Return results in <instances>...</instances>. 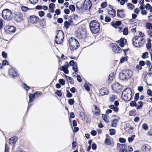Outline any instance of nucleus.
Wrapping results in <instances>:
<instances>
[{"label":"nucleus","mask_w":152,"mask_h":152,"mask_svg":"<svg viewBox=\"0 0 152 152\" xmlns=\"http://www.w3.org/2000/svg\"><path fill=\"white\" fill-rule=\"evenodd\" d=\"M141 150L143 152H149V149L146 145H144L141 147Z\"/></svg>","instance_id":"4be33fe9"},{"label":"nucleus","mask_w":152,"mask_h":152,"mask_svg":"<svg viewBox=\"0 0 152 152\" xmlns=\"http://www.w3.org/2000/svg\"><path fill=\"white\" fill-rule=\"evenodd\" d=\"M55 6V4H54L53 3H50L49 5V8L54 9Z\"/></svg>","instance_id":"09e8293b"},{"label":"nucleus","mask_w":152,"mask_h":152,"mask_svg":"<svg viewBox=\"0 0 152 152\" xmlns=\"http://www.w3.org/2000/svg\"><path fill=\"white\" fill-rule=\"evenodd\" d=\"M139 93H137L135 94L134 100L135 101H137L138 99L139 98Z\"/></svg>","instance_id":"3c124183"},{"label":"nucleus","mask_w":152,"mask_h":152,"mask_svg":"<svg viewBox=\"0 0 152 152\" xmlns=\"http://www.w3.org/2000/svg\"><path fill=\"white\" fill-rule=\"evenodd\" d=\"M39 20V18L38 17L34 15L31 16L28 19V21L32 23H36Z\"/></svg>","instance_id":"ddd939ff"},{"label":"nucleus","mask_w":152,"mask_h":152,"mask_svg":"<svg viewBox=\"0 0 152 152\" xmlns=\"http://www.w3.org/2000/svg\"><path fill=\"white\" fill-rule=\"evenodd\" d=\"M118 121L117 119H115L113 120L111 123V126L113 127H115L118 125Z\"/></svg>","instance_id":"a878e982"},{"label":"nucleus","mask_w":152,"mask_h":152,"mask_svg":"<svg viewBox=\"0 0 152 152\" xmlns=\"http://www.w3.org/2000/svg\"><path fill=\"white\" fill-rule=\"evenodd\" d=\"M126 141V139L123 138H119V141L120 142L124 143Z\"/></svg>","instance_id":"13d9d810"},{"label":"nucleus","mask_w":152,"mask_h":152,"mask_svg":"<svg viewBox=\"0 0 152 152\" xmlns=\"http://www.w3.org/2000/svg\"><path fill=\"white\" fill-rule=\"evenodd\" d=\"M72 68L73 70L75 72H77L78 71V69L77 64L73 65L72 66Z\"/></svg>","instance_id":"79ce46f5"},{"label":"nucleus","mask_w":152,"mask_h":152,"mask_svg":"<svg viewBox=\"0 0 152 152\" xmlns=\"http://www.w3.org/2000/svg\"><path fill=\"white\" fill-rule=\"evenodd\" d=\"M68 22L70 26L74 24V23L72 19H70L68 20Z\"/></svg>","instance_id":"bf43d9fd"},{"label":"nucleus","mask_w":152,"mask_h":152,"mask_svg":"<svg viewBox=\"0 0 152 152\" xmlns=\"http://www.w3.org/2000/svg\"><path fill=\"white\" fill-rule=\"evenodd\" d=\"M121 22L120 21H117L116 22H112L111 23V25L115 28H118L121 25Z\"/></svg>","instance_id":"a211bd4d"},{"label":"nucleus","mask_w":152,"mask_h":152,"mask_svg":"<svg viewBox=\"0 0 152 152\" xmlns=\"http://www.w3.org/2000/svg\"><path fill=\"white\" fill-rule=\"evenodd\" d=\"M117 148L120 152L121 151H122L126 149L124 144H121L119 143L117 144Z\"/></svg>","instance_id":"aec40b11"},{"label":"nucleus","mask_w":152,"mask_h":152,"mask_svg":"<svg viewBox=\"0 0 152 152\" xmlns=\"http://www.w3.org/2000/svg\"><path fill=\"white\" fill-rule=\"evenodd\" d=\"M108 14L111 16L112 17H114L115 15L116 12L113 8L112 6L110 5L108 9Z\"/></svg>","instance_id":"f8f14e48"},{"label":"nucleus","mask_w":152,"mask_h":152,"mask_svg":"<svg viewBox=\"0 0 152 152\" xmlns=\"http://www.w3.org/2000/svg\"><path fill=\"white\" fill-rule=\"evenodd\" d=\"M91 134L92 135L95 136L96 134V131L93 130L91 131Z\"/></svg>","instance_id":"69168bd1"},{"label":"nucleus","mask_w":152,"mask_h":152,"mask_svg":"<svg viewBox=\"0 0 152 152\" xmlns=\"http://www.w3.org/2000/svg\"><path fill=\"white\" fill-rule=\"evenodd\" d=\"M128 0H121L120 2V4L122 5L125 4V2L127 1Z\"/></svg>","instance_id":"0e129e2a"},{"label":"nucleus","mask_w":152,"mask_h":152,"mask_svg":"<svg viewBox=\"0 0 152 152\" xmlns=\"http://www.w3.org/2000/svg\"><path fill=\"white\" fill-rule=\"evenodd\" d=\"M132 72L129 70L122 71L120 73L119 77L122 80H126L129 79L132 76Z\"/></svg>","instance_id":"f03ea898"},{"label":"nucleus","mask_w":152,"mask_h":152,"mask_svg":"<svg viewBox=\"0 0 152 152\" xmlns=\"http://www.w3.org/2000/svg\"><path fill=\"white\" fill-rule=\"evenodd\" d=\"M123 34L124 35H126L128 34V30L127 28H125L123 29Z\"/></svg>","instance_id":"58836bf2"},{"label":"nucleus","mask_w":152,"mask_h":152,"mask_svg":"<svg viewBox=\"0 0 152 152\" xmlns=\"http://www.w3.org/2000/svg\"><path fill=\"white\" fill-rule=\"evenodd\" d=\"M143 105V104L142 102L141 101L139 102L137 104V105H136V107L137 109H139L141 108Z\"/></svg>","instance_id":"c85d7f7f"},{"label":"nucleus","mask_w":152,"mask_h":152,"mask_svg":"<svg viewBox=\"0 0 152 152\" xmlns=\"http://www.w3.org/2000/svg\"><path fill=\"white\" fill-rule=\"evenodd\" d=\"M92 110L93 114L97 116L99 115L100 112L99 110L96 105H94L93 106Z\"/></svg>","instance_id":"2eb2a0df"},{"label":"nucleus","mask_w":152,"mask_h":152,"mask_svg":"<svg viewBox=\"0 0 152 152\" xmlns=\"http://www.w3.org/2000/svg\"><path fill=\"white\" fill-rule=\"evenodd\" d=\"M89 26L91 32L95 34L98 33L100 29V25L99 23L95 20L91 22Z\"/></svg>","instance_id":"f257e3e1"},{"label":"nucleus","mask_w":152,"mask_h":152,"mask_svg":"<svg viewBox=\"0 0 152 152\" xmlns=\"http://www.w3.org/2000/svg\"><path fill=\"white\" fill-rule=\"evenodd\" d=\"M2 15L3 18L5 20H10L12 18V13L9 9L4 10L2 12Z\"/></svg>","instance_id":"423d86ee"},{"label":"nucleus","mask_w":152,"mask_h":152,"mask_svg":"<svg viewBox=\"0 0 152 152\" xmlns=\"http://www.w3.org/2000/svg\"><path fill=\"white\" fill-rule=\"evenodd\" d=\"M99 94L100 96H104L108 94V91L106 88H102L99 91Z\"/></svg>","instance_id":"f3484780"},{"label":"nucleus","mask_w":152,"mask_h":152,"mask_svg":"<svg viewBox=\"0 0 152 152\" xmlns=\"http://www.w3.org/2000/svg\"><path fill=\"white\" fill-rule=\"evenodd\" d=\"M58 96H60L62 95V93L61 91L57 90L55 93Z\"/></svg>","instance_id":"052dcab7"},{"label":"nucleus","mask_w":152,"mask_h":152,"mask_svg":"<svg viewBox=\"0 0 152 152\" xmlns=\"http://www.w3.org/2000/svg\"><path fill=\"white\" fill-rule=\"evenodd\" d=\"M128 57L127 56L124 57H123L121 58L120 60V62L122 63L125 61H126L128 60Z\"/></svg>","instance_id":"c756f323"},{"label":"nucleus","mask_w":152,"mask_h":152,"mask_svg":"<svg viewBox=\"0 0 152 152\" xmlns=\"http://www.w3.org/2000/svg\"><path fill=\"white\" fill-rule=\"evenodd\" d=\"M83 5L84 9L86 10H89L91 7L92 4L90 0H85Z\"/></svg>","instance_id":"6e6552de"},{"label":"nucleus","mask_w":152,"mask_h":152,"mask_svg":"<svg viewBox=\"0 0 152 152\" xmlns=\"http://www.w3.org/2000/svg\"><path fill=\"white\" fill-rule=\"evenodd\" d=\"M9 73L10 76H12L13 77H15L18 75L17 73L15 71V70L13 69H11L9 70Z\"/></svg>","instance_id":"6ab92c4d"},{"label":"nucleus","mask_w":152,"mask_h":152,"mask_svg":"<svg viewBox=\"0 0 152 152\" xmlns=\"http://www.w3.org/2000/svg\"><path fill=\"white\" fill-rule=\"evenodd\" d=\"M111 46L112 47V50L113 51L116 53H118L121 51V48L116 44L112 43L110 44Z\"/></svg>","instance_id":"9d476101"},{"label":"nucleus","mask_w":152,"mask_h":152,"mask_svg":"<svg viewBox=\"0 0 152 152\" xmlns=\"http://www.w3.org/2000/svg\"><path fill=\"white\" fill-rule=\"evenodd\" d=\"M38 94V92H35L34 94H30L29 97V102H31L34 101V98L35 97V95Z\"/></svg>","instance_id":"b1692460"},{"label":"nucleus","mask_w":152,"mask_h":152,"mask_svg":"<svg viewBox=\"0 0 152 152\" xmlns=\"http://www.w3.org/2000/svg\"><path fill=\"white\" fill-rule=\"evenodd\" d=\"M110 131V134L111 135H114L115 133V130L114 129H110L109 130Z\"/></svg>","instance_id":"4c0bfd02"},{"label":"nucleus","mask_w":152,"mask_h":152,"mask_svg":"<svg viewBox=\"0 0 152 152\" xmlns=\"http://www.w3.org/2000/svg\"><path fill=\"white\" fill-rule=\"evenodd\" d=\"M111 20V18L109 17L106 16L105 17V20L106 22H109Z\"/></svg>","instance_id":"e2e57ef3"},{"label":"nucleus","mask_w":152,"mask_h":152,"mask_svg":"<svg viewBox=\"0 0 152 152\" xmlns=\"http://www.w3.org/2000/svg\"><path fill=\"white\" fill-rule=\"evenodd\" d=\"M57 34L56 37L55 42L58 44H61L63 42L64 37V35L63 32L60 30L57 31Z\"/></svg>","instance_id":"0eeeda50"},{"label":"nucleus","mask_w":152,"mask_h":152,"mask_svg":"<svg viewBox=\"0 0 152 152\" xmlns=\"http://www.w3.org/2000/svg\"><path fill=\"white\" fill-rule=\"evenodd\" d=\"M68 102L69 104L72 105L74 104L75 101L73 99H70L69 100Z\"/></svg>","instance_id":"a18cd8bd"},{"label":"nucleus","mask_w":152,"mask_h":152,"mask_svg":"<svg viewBox=\"0 0 152 152\" xmlns=\"http://www.w3.org/2000/svg\"><path fill=\"white\" fill-rule=\"evenodd\" d=\"M9 143L12 145H14L17 141V138L16 137H12L9 139Z\"/></svg>","instance_id":"412c9836"},{"label":"nucleus","mask_w":152,"mask_h":152,"mask_svg":"<svg viewBox=\"0 0 152 152\" xmlns=\"http://www.w3.org/2000/svg\"><path fill=\"white\" fill-rule=\"evenodd\" d=\"M139 64L141 66H143L145 64V62L144 61H139Z\"/></svg>","instance_id":"338daca9"},{"label":"nucleus","mask_w":152,"mask_h":152,"mask_svg":"<svg viewBox=\"0 0 152 152\" xmlns=\"http://www.w3.org/2000/svg\"><path fill=\"white\" fill-rule=\"evenodd\" d=\"M9 151V147L7 144H6L5 146L4 152H8Z\"/></svg>","instance_id":"680f3d73"},{"label":"nucleus","mask_w":152,"mask_h":152,"mask_svg":"<svg viewBox=\"0 0 152 152\" xmlns=\"http://www.w3.org/2000/svg\"><path fill=\"white\" fill-rule=\"evenodd\" d=\"M135 137V135H132L131 137H129L128 138V141L129 142H132L134 140V138Z\"/></svg>","instance_id":"72a5a7b5"},{"label":"nucleus","mask_w":152,"mask_h":152,"mask_svg":"<svg viewBox=\"0 0 152 152\" xmlns=\"http://www.w3.org/2000/svg\"><path fill=\"white\" fill-rule=\"evenodd\" d=\"M69 9L72 12H74L75 10V7L74 5H71L69 6Z\"/></svg>","instance_id":"a19ab883"},{"label":"nucleus","mask_w":152,"mask_h":152,"mask_svg":"<svg viewBox=\"0 0 152 152\" xmlns=\"http://www.w3.org/2000/svg\"><path fill=\"white\" fill-rule=\"evenodd\" d=\"M134 128L132 127L128 126L125 128V130L126 132L129 134L131 133L132 132Z\"/></svg>","instance_id":"393cba45"},{"label":"nucleus","mask_w":152,"mask_h":152,"mask_svg":"<svg viewBox=\"0 0 152 152\" xmlns=\"http://www.w3.org/2000/svg\"><path fill=\"white\" fill-rule=\"evenodd\" d=\"M147 93L150 96H152V92L151 90L148 89L147 91Z\"/></svg>","instance_id":"774afa93"},{"label":"nucleus","mask_w":152,"mask_h":152,"mask_svg":"<svg viewBox=\"0 0 152 152\" xmlns=\"http://www.w3.org/2000/svg\"><path fill=\"white\" fill-rule=\"evenodd\" d=\"M69 26L70 25H69V23L67 21H66L64 22V26L66 29H68L69 28Z\"/></svg>","instance_id":"37998d69"},{"label":"nucleus","mask_w":152,"mask_h":152,"mask_svg":"<svg viewBox=\"0 0 152 152\" xmlns=\"http://www.w3.org/2000/svg\"><path fill=\"white\" fill-rule=\"evenodd\" d=\"M127 6L131 10L133 9L134 7V6L133 5L130 3H129L127 4Z\"/></svg>","instance_id":"864d4df0"},{"label":"nucleus","mask_w":152,"mask_h":152,"mask_svg":"<svg viewBox=\"0 0 152 152\" xmlns=\"http://www.w3.org/2000/svg\"><path fill=\"white\" fill-rule=\"evenodd\" d=\"M107 3L105 2H104L101 4V7L103 8H105L107 6Z\"/></svg>","instance_id":"603ef678"},{"label":"nucleus","mask_w":152,"mask_h":152,"mask_svg":"<svg viewBox=\"0 0 152 152\" xmlns=\"http://www.w3.org/2000/svg\"><path fill=\"white\" fill-rule=\"evenodd\" d=\"M104 142L107 145H110L111 144V141L109 139H106L105 140Z\"/></svg>","instance_id":"f704fd0d"},{"label":"nucleus","mask_w":152,"mask_h":152,"mask_svg":"<svg viewBox=\"0 0 152 152\" xmlns=\"http://www.w3.org/2000/svg\"><path fill=\"white\" fill-rule=\"evenodd\" d=\"M143 38L139 36H136L132 40L133 44L136 47L142 46L143 43Z\"/></svg>","instance_id":"20e7f679"},{"label":"nucleus","mask_w":152,"mask_h":152,"mask_svg":"<svg viewBox=\"0 0 152 152\" xmlns=\"http://www.w3.org/2000/svg\"><path fill=\"white\" fill-rule=\"evenodd\" d=\"M148 53L147 52H146L142 54V57L143 58H147L148 55Z\"/></svg>","instance_id":"ea45409f"},{"label":"nucleus","mask_w":152,"mask_h":152,"mask_svg":"<svg viewBox=\"0 0 152 152\" xmlns=\"http://www.w3.org/2000/svg\"><path fill=\"white\" fill-rule=\"evenodd\" d=\"M135 100L134 101H132L130 103V105L132 107L135 106L136 107V105H137L136 103L135 102Z\"/></svg>","instance_id":"49530a36"},{"label":"nucleus","mask_w":152,"mask_h":152,"mask_svg":"<svg viewBox=\"0 0 152 152\" xmlns=\"http://www.w3.org/2000/svg\"><path fill=\"white\" fill-rule=\"evenodd\" d=\"M142 127L143 129L145 130H148V126L147 124L146 123H144L142 125Z\"/></svg>","instance_id":"e433bc0d"},{"label":"nucleus","mask_w":152,"mask_h":152,"mask_svg":"<svg viewBox=\"0 0 152 152\" xmlns=\"http://www.w3.org/2000/svg\"><path fill=\"white\" fill-rule=\"evenodd\" d=\"M117 15L118 17L120 18H124L125 16V15L124 13V10H118Z\"/></svg>","instance_id":"dca6fc26"},{"label":"nucleus","mask_w":152,"mask_h":152,"mask_svg":"<svg viewBox=\"0 0 152 152\" xmlns=\"http://www.w3.org/2000/svg\"><path fill=\"white\" fill-rule=\"evenodd\" d=\"M21 9L23 11L26 12L28 11V10L31 9L29 8L28 7L26 6H22L21 7Z\"/></svg>","instance_id":"473e14b6"},{"label":"nucleus","mask_w":152,"mask_h":152,"mask_svg":"<svg viewBox=\"0 0 152 152\" xmlns=\"http://www.w3.org/2000/svg\"><path fill=\"white\" fill-rule=\"evenodd\" d=\"M121 97L122 98L124 101H130L132 97V93L131 89L128 88L124 90L122 92Z\"/></svg>","instance_id":"7ed1b4c3"},{"label":"nucleus","mask_w":152,"mask_h":152,"mask_svg":"<svg viewBox=\"0 0 152 152\" xmlns=\"http://www.w3.org/2000/svg\"><path fill=\"white\" fill-rule=\"evenodd\" d=\"M102 117L103 119L106 123H107L109 122L107 118L106 115L105 114H103L102 115Z\"/></svg>","instance_id":"c9c22d12"},{"label":"nucleus","mask_w":152,"mask_h":152,"mask_svg":"<svg viewBox=\"0 0 152 152\" xmlns=\"http://www.w3.org/2000/svg\"><path fill=\"white\" fill-rule=\"evenodd\" d=\"M39 0H29L30 2L32 4H35Z\"/></svg>","instance_id":"6e6d98bb"},{"label":"nucleus","mask_w":152,"mask_h":152,"mask_svg":"<svg viewBox=\"0 0 152 152\" xmlns=\"http://www.w3.org/2000/svg\"><path fill=\"white\" fill-rule=\"evenodd\" d=\"M146 26L147 28L149 30L151 29L152 28V25L149 23H147L146 24Z\"/></svg>","instance_id":"2f4dec72"},{"label":"nucleus","mask_w":152,"mask_h":152,"mask_svg":"<svg viewBox=\"0 0 152 152\" xmlns=\"http://www.w3.org/2000/svg\"><path fill=\"white\" fill-rule=\"evenodd\" d=\"M121 86L118 83H114L112 86V89L116 92H118L121 89Z\"/></svg>","instance_id":"9b49d317"},{"label":"nucleus","mask_w":152,"mask_h":152,"mask_svg":"<svg viewBox=\"0 0 152 152\" xmlns=\"http://www.w3.org/2000/svg\"><path fill=\"white\" fill-rule=\"evenodd\" d=\"M5 29L7 30V32L9 34L14 32L16 31L15 27L12 26H6Z\"/></svg>","instance_id":"4468645a"},{"label":"nucleus","mask_w":152,"mask_h":152,"mask_svg":"<svg viewBox=\"0 0 152 152\" xmlns=\"http://www.w3.org/2000/svg\"><path fill=\"white\" fill-rule=\"evenodd\" d=\"M45 14V12L43 11H40L39 12V15L40 17H43Z\"/></svg>","instance_id":"4d7b16f0"},{"label":"nucleus","mask_w":152,"mask_h":152,"mask_svg":"<svg viewBox=\"0 0 152 152\" xmlns=\"http://www.w3.org/2000/svg\"><path fill=\"white\" fill-rule=\"evenodd\" d=\"M69 66V64L68 63H67L66 64H65L64 65L61 66L59 68L60 70L63 69H67Z\"/></svg>","instance_id":"7c9ffc66"},{"label":"nucleus","mask_w":152,"mask_h":152,"mask_svg":"<svg viewBox=\"0 0 152 152\" xmlns=\"http://www.w3.org/2000/svg\"><path fill=\"white\" fill-rule=\"evenodd\" d=\"M110 109H113L114 111L116 112L118 111V107L115 106L114 105H111L109 106Z\"/></svg>","instance_id":"bb28decb"},{"label":"nucleus","mask_w":152,"mask_h":152,"mask_svg":"<svg viewBox=\"0 0 152 152\" xmlns=\"http://www.w3.org/2000/svg\"><path fill=\"white\" fill-rule=\"evenodd\" d=\"M114 78L113 74L110 73L109 76L108 82L109 83H110L113 80Z\"/></svg>","instance_id":"cd10ccee"},{"label":"nucleus","mask_w":152,"mask_h":152,"mask_svg":"<svg viewBox=\"0 0 152 152\" xmlns=\"http://www.w3.org/2000/svg\"><path fill=\"white\" fill-rule=\"evenodd\" d=\"M126 42V39H121L117 41V42L119 43L120 46L122 47H124V42Z\"/></svg>","instance_id":"5701e85b"},{"label":"nucleus","mask_w":152,"mask_h":152,"mask_svg":"<svg viewBox=\"0 0 152 152\" xmlns=\"http://www.w3.org/2000/svg\"><path fill=\"white\" fill-rule=\"evenodd\" d=\"M70 48L72 50H74L77 49L79 45L78 41L74 38L72 37L69 40Z\"/></svg>","instance_id":"39448f33"},{"label":"nucleus","mask_w":152,"mask_h":152,"mask_svg":"<svg viewBox=\"0 0 152 152\" xmlns=\"http://www.w3.org/2000/svg\"><path fill=\"white\" fill-rule=\"evenodd\" d=\"M59 83L62 85H64L65 82V81L63 79H60L59 80Z\"/></svg>","instance_id":"5fc2aeb1"},{"label":"nucleus","mask_w":152,"mask_h":152,"mask_svg":"<svg viewBox=\"0 0 152 152\" xmlns=\"http://www.w3.org/2000/svg\"><path fill=\"white\" fill-rule=\"evenodd\" d=\"M116 96L115 95H113L111 96L110 98V100L111 102H113L115 100Z\"/></svg>","instance_id":"8fccbe9b"},{"label":"nucleus","mask_w":152,"mask_h":152,"mask_svg":"<svg viewBox=\"0 0 152 152\" xmlns=\"http://www.w3.org/2000/svg\"><path fill=\"white\" fill-rule=\"evenodd\" d=\"M15 19L17 22L21 21L23 19V14L20 12H16L15 15Z\"/></svg>","instance_id":"1a4fd4ad"},{"label":"nucleus","mask_w":152,"mask_h":152,"mask_svg":"<svg viewBox=\"0 0 152 152\" xmlns=\"http://www.w3.org/2000/svg\"><path fill=\"white\" fill-rule=\"evenodd\" d=\"M23 88L26 90L28 91L30 89V87L28 86L25 84H24L23 85Z\"/></svg>","instance_id":"c03bdc74"},{"label":"nucleus","mask_w":152,"mask_h":152,"mask_svg":"<svg viewBox=\"0 0 152 152\" xmlns=\"http://www.w3.org/2000/svg\"><path fill=\"white\" fill-rule=\"evenodd\" d=\"M84 87L85 89L88 91H90V88L88 86V84L86 83L84 84Z\"/></svg>","instance_id":"de8ad7c7"}]
</instances>
